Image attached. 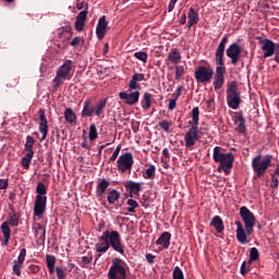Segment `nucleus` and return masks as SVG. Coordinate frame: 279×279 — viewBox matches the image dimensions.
Here are the masks:
<instances>
[{"instance_id": "obj_59", "label": "nucleus", "mask_w": 279, "mask_h": 279, "mask_svg": "<svg viewBox=\"0 0 279 279\" xmlns=\"http://www.w3.org/2000/svg\"><path fill=\"white\" fill-rule=\"evenodd\" d=\"M177 99L173 98L169 101V106H168V110H175V106H177Z\"/></svg>"}, {"instance_id": "obj_3", "label": "nucleus", "mask_w": 279, "mask_h": 279, "mask_svg": "<svg viewBox=\"0 0 279 279\" xmlns=\"http://www.w3.org/2000/svg\"><path fill=\"white\" fill-rule=\"evenodd\" d=\"M226 45H228V36L222 37L215 52V64H216V73L214 75L215 90H221V88H223V84L226 83V63L223 61V56L226 53Z\"/></svg>"}, {"instance_id": "obj_19", "label": "nucleus", "mask_w": 279, "mask_h": 279, "mask_svg": "<svg viewBox=\"0 0 279 279\" xmlns=\"http://www.w3.org/2000/svg\"><path fill=\"white\" fill-rule=\"evenodd\" d=\"M47 210V198H35L34 215L35 217H43Z\"/></svg>"}, {"instance_id": "obj_46", "label": "nucleus", "mask_w": 279, "mask_h": 279, "mask_svg": "<svg viewBox=\"0 0 279 279\" xmlns=\"http://www.w3.org/2000/svg\"><path fill=\"white\" fill-rule=\"evenodd\" d=\"M175 80L180 81L182 80V76L184 75V66L182 65H175Z\"/></svg>"}, {"instance_id": "obj_62", "label": "nucleus", "mask_w": 279, "mask_h": 279, "mask_svg": "<svg viewBox=\"0 0 279 279\" xmlns=\"http://www.w3.org/2000/svg\"><path fill=\"white\" fill-rule=\"evenodd\" d=\"M162 156H165V158H171V154L169 153V148H163L162 150Z\"/></svg>"}, {"instance_id": "obj_54", "label": "nucleus", "mask_w": 279, "mask_h": 279, "mask_svg": "<svg viewBox=\"0 0 279 279\" xmlns=\"http://www.w3.org/2000/svg\"><path fill=\"white\" fill-rule=\"evenodd\" d=\"M38 271H40V266L34 264L28 266V274H38Z\"/></svg>"}, {"instance_id": "obj_11", "label": "nucleus", "mask_w": 279, "mask_h": 279, "mask_svg": "<svg viewBox=\"0 0 279 279\" xmlns=\"http://www.w3.org/2000/svg\"><path fill=\"white\" fill-rule=\"evenodd\" d=\"M133 165L134 156L132 155V153H124L117 160V167L120 173H125V171H132Z\"/></svg>"}, {"instance_id": "obj_55", "label": "nucleus", "mask_w": 279, "mask_h": 279, "mask_svg": "<svg viewBox=\"0 0 279 279\" xmlns=\"http://www.w3.org/2000/svg\"><path fill=\"white\" fill-rule=\"evenodd\" d=\"M247 263L246 262H243L242 265H241V268H240V274L242 276H245L247 274V271H250V269H247Z\"/></svg>"}, {"instance_id": "obj_30", "label": "nucleus", "mask_w": 279, "mask_h": 279, "mask_svg": "<svg viewBox=\"0 0 279 279\" xmlns=\"http://www.w3.org/2000/svg\"><path fill=\"white\" fill-rule=\"evenodd\" d=\"M153 99H154V96L151 94H149V93L144 94L142 101H141V106L145 112H147V110H149V108H151Z\"/></svg>"}, {"instance_id": "obj_45", "label": "nucleus", "mask_w": 279, "mask_h": 279, "mask_svg": "<svg viewBox=\"0 0 279 279\" xmlns=\"http://www.w3.org/2000/svg\"><path fill=\"white\" fill-rule=\"evenodd\" d=\"M173 279H184V272L180 269V266H175L173 270Z\"/></svg>"}, {"instance_id": "obj_48", "label": "nucleus", "mask_w": 279, "mask_h": 279, "mask_svg": "<svg viewBox=\"0 0 279 279\" xmlns=\"http://www.w3.org/2000/svg\"><path fill=\"white\" fill-rule=\"evenodd\" d=\"M119 154H121V145H118L114 151L112 153L111 157L109 158V162H114L117 158H119Z\"/></svg>"}, {"instance_id": "obj_16", "label": "nucleus", "mask_w": 279, "mask_h": 279, "mask_svg": "<svg viewBox=\"0 0 279 279\" xmlns=\"http://www.w3.org/2000/svg\"><path fill=\"white\" fill-rule=\"evenodd\" d=\"M199 138L201 136L197 126H191L184 136L185 147H193Z\"/></svg>"}, {"instance_id": "obj_23", "label": "nucleus", "mask_w": 279, "mask_h": 279, "mask_svg": "<svg viewBox=\"0 0 279 279\" xmlns=\"http://www.w3.org/2000/svg\"><path fill=\"white\" fill-rule=\"evenodd\" d=\"M187 19H189V24H187V29H191L193 25H197L199 23V12L195 10V8H190L187 12Z\"/></svg>"}, {"instance_id": "obj_13", "label": "nucleus", "mask_w": 279, "mask_h": 279, "mask_svg": "<svg viewBox=\"0 0 279 279\" xmlns=\"http://www.w3.org/2000/svg\"><path fill=\"white\" fill-rule=\"evenodd\" d=\"M32 230L34 232L35 239L38 245H45L47 227L40 225V222H34Z\"/></svg>"}, {"instance_id": "obj_32", "label": "nucleus", "mask_w": 279, "mask_h": 279, "mask_svg": "<svg viewBox=\"0 0 279 279\" xmlns=\"http://www.w3.org/2000/svg\"><path fill=\"white\" fill-rule=\"evenodd\" d=\"M64 119L68 123L73 124V123H75V121H77V116L75 114L73 109L66 108L64 111Z\"/></svg>"}, {"instance_id": "obj_5", "label": "nucleus", "mask_w": 279, "mask_h": 279, "mask_svg": "<svg viewBox=\"0 0 279 279\" xmlns=\"http://www.w3.org/2000/svg\"><path fill=\"white\" fill-rule=\"evenodd\" d=\"M108 106V98H104L93 106V100L87 99L83 104V110L81 117L86 119L88 117H98V119H104V112Z\"/></svg>"}, {"instance_id": "obj_33", "label": "nucleus", "mask_w": 279, "mask_h": 279, "mask_svg": "<svg viewBox=\"0 0 279 279\" xmlns=\"http://www.w3.org/2000/svg\"><path fill=\"white\" fill-rule=\"evenodd\" d=\"M36 193V198L47 199V186H45V183L40 182L37 184Z\"/></svg>"}, {"instance_id": "obj_40", "label": "nucleus", "mask_w": 279, "mask_h": 279, "mask_svg": "<svg viewBox=\"0 0 279 279\" xmlns=\"http://www.w3.org/2000/svg\"><path fill=\"white\" fill-rule=\"evenodd\" d=\"M39 132L43 134L41 141H45V138H47V134H49L48 123L39 122Z\"/></svg>"}, {"instance_id": "obj_52", "label": "nucleus", "mask_w": 279, "mask_h": 279, "mask_svg": "<svg viewBox=\"0 0 279 279\" xmlns=\"http://www.w3.org/2000/svg\"><path fill=\"white\" fill-rule=\"evenodd\" d=\"M182 90H184V86H183V85H180V86L177 88L175 93L172 94L173 99H177V100L180 99V97L182 96Z\"/></svg>"}, {"instance_id": "obj_56", "label": "nucleus", "mask_w": 279, "mask_h": 279, "mask_svg": "<svg viewBox=\"0 0 279 279\" xmlns=\"http://www.w3.org/2000/svg\"><path fill=\"white\" fill-rule=\"evenodd\" d=\"M278 186H279L278 177L272 175L270 187H271V189H278Z\"/></svg>"}, {"instance_id": "obj_15", "label": "nucleus", "mask_w": 279, "mask_h": 279, "mask_svg": "<svg viewBox=\"0 0 279 279\" xmlns=\"http://www.w3.org/2000/svg\"><path fill=\"white\" fill-rule=\"evenodd\" d=\"M227 58H230L231 64H238L239 60H241V47L239 44H231L226 50Z\"/></svg>"}, {"instance_id": "obj_61", "label": "nucleus", "mask_w": 279, "mask_h": 279, "mask_svg": "<svg viewBox=\"0 0 279 279\" xmlns=\"http://www.w3.org/2000/svg\"><path fill=\"white\" fill-rule=\"evenodd\" d=\"M78 43H82V38H81V37H74V38L72 39V41L70 43V45H71L72 47H77Z\"/></svg>"}, {"instance_id": "obj_34", "label": "nucleus", "mask_w": 279, "mask_h": 279, "mask_svg": "<svg viewBox=\"0 0 279 279\" xmlns=\"http://www.w3.org/2000/svg\"><path fill=\"white\" fill-rule=\"evenodd\" d=\"M46 263L49 274H53L56 271V256L47 255Z\"/></svg>"}, {"instance_id": "obj_31", "label": "nucleus", "mask_w": 279, "mask_h": 279, "mask_svg": "<svg viewBox=\"0 0 279 279\" xmlns=\"http://www.w3.org/2000/svg\"><path fill=\"white\" fill-rule=\"evenodd\" d=\"M36 143V141L34 140V137H32V135H27L26 136V142L24 145V151H26V154H33L34 155V144Z\"/></svg>"}, {"instance_id": "obj_17", "label": "nucleus", "mask_w": 279, "mask_h": 279, "mask_svg": "<svg viewBox=\"0 0 279 279\" xmlns=\"http://www.w3.org/2000/svg\"><path fill=\"white\" fill-rule=\"evenodd\" d=\"M25 256H27V250L22 248L20 251V255L17 259L13 260V268L12 271L15 274V276H21V269H23V264L25 263Z\"/></svg>"}, {"instance_id": "obj_4", "label": "nucleus", "mask_w": 279, "mask_h": 279, "mask_svg": "<svg viewBox=\"0 0 279 279\" xmlns=\"http://www.w3.org/2000/svg\"><path fill=\"white\" fill-rule=\"evenodd\" d=\"M221 146L214 148V161L219 162L218 171H225L226 175H230L232 167H234V154L221 153Z\"/></svg>"}, {"instance_id": "obj_14", "label": "nucleus", "mask_w": 279, "mask_h": 279, "mask_svg": "<svg viewBox=\"0 0 279 279\" xmlns=\"http://www.w3.org/2000/svg\"><path fill=\"white\" fill-rule=\"evenodd\" d=\"M133 89H130L126 92H121L119 94L120 99L124 100L128 106H134L135 104H138V99L141 98V92H132Z\"/></svg>"}, {"instance_id": "obj_29", "label": "nucleus", "mask_w": 279, "mask_h": 279, "mask_svg": "<svg viewBox=\"0 0 279 279\" xmlns=\"http://www.w3.org/2000/svg\"><path fill=\"white\" fill-rule=\"evenodd\" d=\"M119 199H121V193L114 189L109 190L107 194V202L111 205H114L117 202H119Z\"/></svg>"}, {"instance_id": "obj_8", "label": "nucleus", "mask_w": 279, "mask_h": 279, "mask_svg": "<svg viewBox=\"0 0 279 279\" xmlns=\"http://www.w3.org/2000/svg\"><path fill=\"white\" fill-rule=\"evenodd\" d=\"M73 69V61L66 60L58 70L57 75L52 80L54 88H60L65 80H71V70Z\"/></svg>"}, {"instance_id": "obj_7", "label": "nucleus", "mask_w": 279, "mask_h": 279, "mask_svg": "<svg viewBox=\"0 0 279 279\" xmlns=\"http://www.w3.org/2000/svg\"><path fill=\"white\" fill-rule=\"evenodd\" d=\"M227 104L231 110H239L241 106V93H239V83L232 81L227 87Z\"/></svg>"}, {"instance_id": "obj_60", "label": "nucleus", "mask_w": 279, "mask_h": 279, "mask_svg": "<svg viewBox=\"0 0 279 279\" xmlns=\"http://www.w3.org/2000/svg\"><path fill=\"white\" fill-rule=\"evenodd\" d=\"M175 3H178V0H170L169 5H168V12H173L175 8Z\"/></svg>"}, {"instance_id": "obj_26", "label": "nucleus", "mask_w": 279, "mask_h": 279, "mask_svg": "<svg viewBox=\"0 0 279 279\" xmlns=\"http://www.w3.org/2000/svg\"><path fill=\"white\" fill-rule=\"evenodd\" d=\"M0 230L4 236V245H10V239L12 236V229H10V225H8V222H2Z\"/></svg>"}, {"instance_id": "obj_63", "label": "nucleus", "mask_w": 279, "mask_h": 279, "mask_svg": "<svg viewBox=\"0 0 279 279\" xmlns=\"http://www.w3.org/2000/svg\"><path fill=\"white\" fill-rule=\"evenodd\" d=\"M181 25H186V13H183L181 19H180Z\"/></svg>"}, {"instance_id": "obj_43", "label": "nucleus", "mask_w": 279, "mask_h": 279, "mask_svg": "<svg viewBox=\"0 0 279 279\" xmlns=\"http://www.w3.org/2000/svg\"><path fill=\"white\" fill-rule=\"evenodd\" d=\"M126 204L130 206L128 207V213H136V208H138V203L136 201L131 198L126 202Z\"/></svg>"}, {"instance_id": "obj_6", "label": "nucleus", "mask_w": 279, "mask_h": 279, "mask_svg": "<svg viewBox=\"0 0 279 279\" xmlns=\"http://www.w3.org/2000/svg\"><path fill=\"white\" fill-rule=\"evenodd\" d=\"M109 279H126L128 278V264L125 260L114 257L112 259V265L108 271Z\"/></svg>"}, {"instance_id": "obj_64", "label": "nucleus", "mask_w": 279, "mask_h": 279, "mask_svg": "<svg viewBox=\"0 0 279 279\" xmlns=\"http://www.w3.org/2000/svg\"><path fill=\"white\" fill-rule=\"evenodd\" d=\"M72 29L73 28L71 27V25H66L62 27V32H66L68 34H71Z\"/></svg>"}, {"instance_id": "obj_44", "label": "nucleus", "mask_w": 279, "mask_h": 279, "mask_svg": "<svg viewBox=\"0 0 279 279\" xmlns=\"http://www.w3.org/2000/svg\"><path fill=\"white\" fill-rule=\"evenodd\" d=\"M88 16V7H86V10L81 11L77 16H76V21H81L83 23H86V19Z\"/></svg>"}, {"instance_id": "obj_51", "label": "nucleus", "mask_w": 279, "mask_h": 279, "mask_svg": "<svg viewBox=\"0 0 279 279\" xmlns=\"http://www.w3.org/2000/svg\"><path fill=\"white\" fill-rule=\"evenodd\" d=\"M84 27H86V22H81L80 20L75 21L76 32H84Z\"/></svg>"}, {"instance_id": "obj_1", "label": "nucleus", "mask_w": 279, "mask_h": 279, "mask_svg": "<svg viewBox=\"0 0 279 279\" xmlns=\"http://www.w3.org/2000/svg\"><path fill=\"white\" fill-rule=\"evenodd\" d=\"M95 247L98 254H106L112 247L113 252H118L121 256L125 255V245L121 241V233L119 231H105L99 238L98 243L95 244Z\"/></svg>"}, {"instance_id": "obj_18", "label": "nucleus", "mask_w": 279, "mask_h": 279, "mask_svg": "<svg viewBox=\"0 0 279 279\" xmlns=\"http://www.w3.org/2000/svg\"><path fill=\"white\" fill-rule=\"evenodd\" d=\"M106 32H108V21H106V16L104 15L98 20L96 26V36L98 40H104L106 37Z\"/></svg>"}, {"instance_id": "obj_25", "label": "nucleus", "mask_w": 279, "mask_h": 279, "mask_svg": "<svg viewBox=\"0 0 279 279\" xmlns=\"http://www.w3.org/2000/svg\"><path fill=\"white\" fill-rule=\"evenodd\" d=\"M209 226H211L213 228H215L216 232H218V234H221V232H223L225 230V226H223V220L221 219L220 216H215Z\"/></svg>"}, {"instance_id": "obj_47", "label": "nucleus", "mask_w": 279, "mask_h": 279, "mask_svg": "<svg viewBox=\"0 0 279 279\" xmlns=\"http://www.w3.org/2000/svg\"><path fill=\"white\" fill-rule=\"evenodd\" d=\"M158 125L161 130H163V132H169V129L171 128L172 123L167 120H162L158 123Z\"/></svg>"}, {"instance_id": "obj_49", "label": "nucleus", "mask_w": 279, "mask_h": 279, "mask_svg": "<svg viewBox=\"0 0 279 279\" xmlns=\"http://www.w3.org/2000/svg\"><path fill=\"white\" fill-rule=\"evenodd\" d=\"M93 263V255L88 256H83L81 258V267H86V265H90Z\"/></svg>"}, {"instance_id": "obj_2", "label": "nucleus", "mask_w": 279, "mask_h": 279, "mask_svg": "<svg viewBox=\"0 0 279 279\" xmlns=\"http://www.w3.org/2000/svg\"><path fill=\"white\" fill-rule=\"evenodd\" d=\"M240 217L243 222H241V220H235L236 240L242 245H245V243H247V236L254 232V227L256 226V216H254V213H252L246 206H242L240 208Z\"/></svg>"}, {"instance_id": "obj_37", "label": "nucleus", "mask_w": 279, "mask_h": 279, "mask_svg": "<svg viewBox=\"0 0 279 279\" xmlns=\"http://www.w3.org/2000/svg\"><path fill=\"white\" fill-rule=\"evenodd\" d=\"M20 219L21 217L19 215L13 214L3 223H7V226H11L12 228H16V226H19Z\"/></svg>"}, {"instance_id": "obj_53", "label": "nucleus", "mask_w": 279, "mask_h": 279, "mask_svg": "<svg viewBox=\"0 0 279 279\" xmlns=\"http://www.w3.org/2000/svg\"><path fill=\"white\" fill-rule=\"evenodd\" d=\"M38 114L40 121L39 123H48L47 116L45 114V109H39Z\"/></svg>"}, {"instance_id": "obj_35", "label": "nucleus", "mask_w": 279, "mask_h": 279, "mask_svg": "<svg viewBox=\"0 0 279 279\" xmlns=\"http://www.w3.org/2000/svg\"><path fill=\"white\" fill-rule=\"evenodd\" d=\"M145 180H154L156 178V166L150 165L143 173Z\"/></svg>"}, {"instance_id": "obj_39", "label": "nucleus", "mask_w": 279, "mask_h": 279, "mask_svg": "<svg viewBox=\"0 0 279 279\" xmlns=\"http://www.w3.org/2000/svg\"><path fill=\"white\" fill-rule=\"evenodd\" d=\"M258 258H260V253L258 252V248L252 247L250 251L248 263H255V260H258Z\"/></svg>"}, {"instance_id": "obj_27", "label": "nucleus", "mask_w": 279, "mask_h": 279, "mask_svg": "<svg viewBox=\"0 0 279 279\" xmlns=\"http://www.w3.org/2000/svg\"><path fill=\"white\" fill-rule=\"evenodd\" d=\"M108 186H110V181L102 179L96 186V195L98 197H104V194L108 190Z\"/></svg>"}, {"instance_id": "obj_9", "label": "nucleus", "mask_w": 279, "mask_h": 279, "mask_svg": "<svg viewBox=\"0 0 279 279\" xmlns=\"http://www.w3.org/2000/svg\"><path fill=\"white\" fill-rule=\"evenodd\" d=\"M260 158V155H257L252 159V169L256 173V178H263V175H265V171H267L271 166V159L274 156L266 155L262 161Z\"/></svg>"}, {"instance_id": "obj_58", "label": "nucleus", "mask_w": 279, "mask_h": 279, "mask_svg": "<svg viewBox=\"0 0 279 279\" xmlns=\"http://www.w3.org/2000/svg\"><path fill=\"white\" fill-rule=\"evenodd\" d=\"M8 189V179H0V190L3 191Z\"/></svg>"}, {"instance_id": "obj_20", "label": "nucleus", "mask_w": 279, "mask_h": 279, "mask_svg": "<svg viewBox=\"0 0 279 279\" xmlns=\"http://www.w3.org/2000/svg\"><path fill=\"white\" fill-rule=\"evenodd\" d=\"M233 121L234 124L236 125V131L240 134H245L247 128H245V118L243 117V111L235 112Z\"/></svg>"}, {"instance_id": "obj_42", "label": "nucleus", "mask_w": 279, "mask_h": 279, "mask_svg": "<svg viewBox=\"0 0 279 279\" xmlns=\"http://www.w3.org/2000/svg\"><path fill=\"white\" fill-rule=\"evenodd\" d=\"M134 58H136V60H141L144 64H147L148 56L145 51L134 52Z\"/></svg>"}, {"instance_id": "obj_28", "label": "nucleus", "mask_w": 279, "mask_h": 279, "mask_svg": "<svg viewBox=\"0 0 279 279\" xmlns=\"http://www.w3.org/2000/svg\"><path fill=\"white\" fill-rule=\"evenodd\" d=\"M167 60H169V62H171L172 64H180L182 60V54L180 53V51H178V49L174 48L168 53Z\"/></svg>"}, {"instance_id": "obj_22", "label": "nucleus", "mask_w": 279, "mask_h": 279, "mask_svg": "<svg viewBox=\"0 0 279 279\" xmlns=\"http://www.w3.org/2000/svg\"><path fill=\"white\" fill-rule=\"evenodd\" d=\"M138 82H145V75L143 73H135L129 83L130 90H141V84Z\"/></svg>"}, {"instance_id": "obj_41", "label": "nucleus", "mask_w": 279, "mask_h": 279, "mask_svg": "<svg viewBox=\"0 0 279 279\" xmlns=\"http://www.w3.org/2000/svg\"><path fill=\"white\" fill-rule=\"evenodd\" d=\"M99 136V133H97V126L95 124L89 125V141H95Z\"/></svg>"}, {"instance_id": "obj_36", "label": "nucleus", "mask_w": 279, "mask_h": 279, "mask_svg": "<svg viewBox=\"0 0 279 279\" xmlns=\"http://www.w3.org/2000/svg\"><path fill=\"white\" fill-rule=\"evenodd\" d=\"M192 126H198L199 125V107H194L192 109V122H190Z\"/></svg>"}, {"instance_id": "obj_24", "label": "nucleus", "mask_w": 279, "mask_h": 279, "mask_svg": "<svg viewBox=\"0 0 279 279\" xmlns=\"http://www.w3.org/2000/svg\"><path fill=\"white\" fill-rule=\"evenodd\" d=\"M156 244L161 245L163 250H169V245H171V234L167 231L161 233Z\"/></svg>"}, {"instance_id": "obj_12", "label": "nucleus", "mask_w": 279, "mask_h": 279, "mask_svg": "<svg viewBox=\"0 0 279 279\" xmlns=\"http://www.w3.org/2000/svg\"><path fill=\"white\" fill-rule=\"evenodd\" d=\"M260 49L264 53V58H271L275 56L278 44L274 43L271 39H260L259 40Z\"/></svg>"}, {"instance_id": "obj_38", "label": "nucleus", "mask_w": 279, "mask_h": 279, "mask_svg": "<svg viewBox=\"0 0 279 279\" xmlns=\"http://www.w3.org/2000/svg\"><path fill=\"white\" fill-rule=\"evenodd\" d=\"M32 158H34V155L29 153H26L22 158V166L24 169H29V165H32Z\"/></svg>"}, {"instance_id": "obj_10", "label": "nucleus", "mask_w": 279, "mask_h": 279, "mask_svg": "<svg viewBox=\"0 0 279 279\" xmlns=\"http://www.w3.org/2000/svg\"><path fill=\"white\" fill-rule=\"evenodd\" d=\"M215 75V70L210 66L201 65L195 70L194 77L198 84H208Z\"/></svg>"}, {"instance_id": "obj_21", "label": "nucleus", "mask_w": 279, "mask_h": 279, "mask_svg": "<svg viewBox=\"0 0 279 279\" xmlns=\"http://www.w3.org/2000/svg\"><path fill=\"white\" fill-rule=\"evenodd\" d=\"M124 186L129 193V197H134V195H140L141 186H143V183H136L134 181H126Z\"/></svg>"}, {"instance_id": "obj_57", "label": "nucleus", "mask_w": 279, "mask_h": 279, "mask_svg": "<svg viewBox=\"0 0 279 279\" xmlns=\"http://www.w3.org/2000/svg\"><path fill=\"white\" fill-rule=\"evenodd\" d=\"M155 258H156V255H153L151 253L146 254V260L149 265H154Z\"/></svg>"}, {"instance_id": "obj_50", "label": "nucleus", "mask_w": 279, "mask_h": 279, "mask_svg": "<svg viewBox=\"0 0 279 279\" xmlns=\"http://www.w3.org/2000/svg\"><path fill=\"white\" fill-rule=\"evenodd\" d=\"M54 271L57 274L58 279H66V272H64V270L62 268L56 267Z\"/></svg>"}]
</instances>
